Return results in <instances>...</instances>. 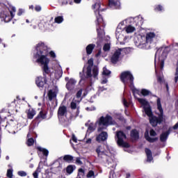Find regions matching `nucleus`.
<instances>
[{
	"label": "nucleus",
	"mask_w": 178,
	"mask_h": 178,
	"mask_svg": "<svg viewBox=\"0 0 178 178\" xmlns=\"http://www.w3.org/2000/svg\"><path fill=\"white\" fill-rule=\"evenodd\" d=\"M35 51L33 58L36 59V63L42 65V69L44 70V73L49 74L51 70L49 66L50 60L48 58V55H49V57L52 58V59H55V58H56L55 51H51V47H48V44H46L44 42H39L35 45Z\"/></svg>",
	"instance_id": "f257e3e1"
},
{
	"label": "nucleus",
	"mask_w": 178,
	"mask_h": 178,
	"mask_svg": "<svg viewBox=\"0 0 178 178\" xmlns=\"http://www.w3.org/2000/svg\"><path fill=\"white\" fill-rule=\"evenodd\" d=\"M120 80L124 86H127L129 84V88H131L133 94L136 92V94H138L139 90L138 89L134 88V76L130 72V71H124L121 73L120 74Z\"/></svg>",
	"instance_id": "f03ea898"
},
{
	"label": "nucleus",
	"mask_w": 178,
	"mask_h": 178,
	"mask_svg": "<svg viewBox=\"0 0 178 178\" xmlns=\"http://www.w3.org/2000/svg\"><path fill=\"white\" fill-rule=\"evenodd\" d=\"M157 109L160 114L159 117L152 115L149 117V123L152 127H156L158 124H161L163 122V108H162V104H161V98H158L156 100Z\"/></svg>",
	"instance_id": "7ed1b4c3"
},
{
	"label": "nucleus",
	"mask_w": 178,
	"mask_h": 178,
	"mask_svg": "<svg viewBox=\"0 0 178 178\" xmlns=\"http://www.w3.org/2000/svg\"><path fill=\"white\" fill-rule=\"evenodd\" d=\"M88 65L86 67V72H85L86 70V66L83 67V70L81 72H79V77L81 78L80 81H86V80L88 79H91L92 77V67L94 66V59L91 58L88 60Z\"/></svg>",
	"instance_id": "20e7f679"
},
{
	"label": "nucleus",
	"mask_w": 178,
	"mask_h": 178,
	"mask_svg": "<svg viewBox=\"0 0 178 178\" xmlns=\"http://www.w3.org/2000/svg\"><path fill=\"white\" fill-rule=\"evenodd\" d=\"M15 13H16V8L13 6H10L8 11L4 10L1 12L0 17L3 19L5 23H9L15 17Z\"/></svg>",
	"instance_id": "39448f33"
},
{
	"label": "nucleus",
	"mask_w": 178,
	"mask_h": 178,
	"mask_svg": "<svg viewBox=\"0 0 178 178\" xmlns=\"http://www.w3.org/2000/svg\"><path fill=\"white\" fill-rule=\"evenodd\" d=\"M115 138H117V144L119 147L130 148V144L127 142H124V140H127V136L125 135L123 131H117Z\"/></svg>",
	"instance_id": "423d86ee"
},
{
	"label": "nucleus",
	"mask_w": 178,
	"mask_h": 178,
	"mask_svg": "<svg viewBox=\"0 0 178 178\" xmlns=\"http://www.w3.org/2000/svg\"><path fill=\"white\" fill-rule=\"evenodd\" d=\"M92 9H96L95 13L97 17V24L99 26V24H104V18L101 15V12H104V10H106V8H101V2L95 3L92 6Z\"/></svg>",
	"instance_id": "0eeeda50"
},
{
	"label": "nucleus",
	"mask_w": 178,
	"mask_h": 178,
	"mask_svg": "<svg viewBox=\"0 0 178 178\" xmlns=\"http://www.w3.org/2000/svg\"><path fill=\"white\" fill-rule=\"evenodd\" d=\"M42 73H43V76H39L35 79V85L40 90L44 89V87H45V86H47V84L48 83V79H47V74H49L45 73L44 70H42Z\"/></svg>",
	"instance_id": "6e6552de"
},
{
	"label": "nucleus",
	"mask_w": 178,
	"mask_h": 178,
	"mask_svg": "<svg viewBox=\"0 0 178 178\" xmlns=\"http://www.w3.org/2000/svg\"><path fill=\"white\" fill-rule=\"evenodd\" d=\"M112 124H115V120L112 116L108 114L106 117L102 116L99 120V126H111Z\"/></svg>",
	"instance_id": "1a4fd4ad"
},
{
	"label": "nucleus",
	"mask_w": 178,
	"mask_h": 178,
	"mask_svg": "<svg viewBox=\"0 0 178 178\" xmlns=\"http://www.w3.org/2000/svg\"><path fill=\"white\" fill-rule=\"evenodd\" d=\"M79 104L80 101L74 98L70 105V109H72V111L76 109L75 113L76 116H79V115H80V106H78Z\"/></svg>",
	"instance_id": "9d476101"
},
{
	"label": "nucleus",
	"mask_w": 178,
	"mask_h": 178,
	"mask_svg": "<svg viewBox=\"0 0 178 178\" xmlns=\"http://www.w3.org/2000/svg\"><path fill=\"white\" fill-rule=\"evenodd\" d=\"M120 55H122V49H118L115 51L114 54L112 55L111 58V62L114 65H116L118 62H119V58H120Z\"/></svg>",
	"instance_id": "9b49d317"
},
{
	"label": "nucleus",
	"mask_w": 178,
	"mask_h": 178,
	"mask_svg": "<svg viewBox=\"0 0 178 178\" xmlns=\"http://www.w3.org/2000/svg\"><path fill=\"white\" fill-rule=\"evenodd\" d=\"M47 115H48V113L46 111L41 110L38 115L35 117V121L38 122V123L42 122V120L47 119Z\"/></svg>",
	"instance_id": "f8f14e48"
},
{
	"label": "nucleus",
	"mask_w": 178,
	"mask_h": 178,
	"mask_svg": "<svg viewBox=\"0 0 178 178\" xmlns=\"http://www.w3.org/2000/svg\"><path fill=\"white\" fill-rule=\"evenodd\" d=\"M95 151L97 154V158H99V159H104L105 156H108L105 150H102V145L97 146Z\"/></svg>",
	"instance_id": "ddd939ff"
},
{
	"label": "nucleus",
	"mask_w": 178,
	"mask_h": 178,
	"mask_svg": "<svg viewBox=\"0 0 178 178\" xmlns=\"http://www.w3.org/2000/svg\"><path fill=\"white\" fill-rule=\"evenodd\" d=\"M108 140V132L102 131L97 137L96 141L97 143H104Z\"/></svg>",
	"instance_id": "4468645a"
},
{
	"label": "nucleus",
	"mask_w": 178,
	"mask_h": 178,
	"mask_svg": "<svg viewBox=\"0 0 178 178\" xmlns=\"http://www.w3.org/2000/svg\"><path fill=\"white\" fill-rule=\"evenodd\" d=\"M76 83H77V81L74 80V79L71 78L66 83L67 90H68V91H72L74 90V87L76 86Z\"/></svg>",
	"instance_id": "2eb2a0df"
},
{
	"label": "nucleus",
	"mask_w": 178,
	"mask_h": 178,
	"mask_svg": "<svg viewBox=\"0 0 178 178\" xmlns=\"http://www.w3.org/2000/svg\"><path fill=\"white\" fill-rule=\"evenodd\" d=\"M108 5L113 9H120V1L119 0H108Z\"/></svg>",
	"instance_id": "dca6fc26"
},
{
	"label": "nucleus",
	"mask_w": 178,
	"mask_h": 178,
	"mask_svg": "<svg viewBox=\"0 0 178 178\" xmlns=\"http://www.w3.org/2000/svg\"><path fill=\"white\" fill-rule=\"evenodd\" d=\"M58 116H65V115H67V107L66 106H60L58 108V113H57Z\"/></svg>",
	"instance_id": "f3484780"
},
{
	"label": "nucleus",
	"mask_w": 178,
	"mask_h": 178,
	"mask_svg": "<svg viewBox=\"0 0 178 178\" xmlns=\"http://www.w3.org/2000/svg\"><path fill=\"white\" fill-rule=\"evenodd\" d=\"M155 33L154 32H149L146 34V44H151L154 39L155 38Z\"/></svg>",
	"instance_id": "a211bd4d"
},
{
	"label": "nucleus",
	"mask_w": 178,
	"mask_h": 178,
	"mask_svg": "<svg viewBox=\"0 0 178 178\" xmlns=\"http://www.w3.org/2000/svg\"><path fill=\"white\" fill-rule=\"evenodd\" d=\"M130 136H131V138H132V140L137 141V140L140 138V133L136 129H132L131 131Z\"/></svg>",
	"instance_id": "6ab92c4d"
},
{
	"label": "nucleus",
	"mask_w": 178,
	"mask_h": 178,
	"mask_svg": "<svg viewBox=\"0 0 178 178\" xmlns=\"http://www.w3.org/2000/svg\"><path fill=\"white\" fill-rule=\"evenodd\" d=\"M169 134H170V129H168L167 131L165 132H163L161 135H160V141L161 143H165V141H166V140H168V138L169 137Z\"/></svg>",
	"instance_id": "aec40b11"
},
{
	"label": "nucleus",
	"mask_w": 178,
	"mask_h": 178,
	"mask_svg": "<svg viewBox=\"0 0 178 178\" xmlns=\"http://www.w3.org/2000/svg\"><path fill=\"white\" fill-rule=\"evenodd\" d=\"M145 152L146 156H147V162L152 161L154 160V157H152V152L151 151V149H149L148 148H145Z\"/></svg>",
	"instance_id": "412c9836"
},
{
	"label": "nucleus",
	"mask_w": 178,
	"mask_h": 178,
	"mask_svg": "<svg viewBox=\"0 0 178 178\" xmlns=\"http://www.w3.org/2000/svg\"><path fill=\"white\" fill-rule=\"evenodd\" d=\"M94 48H95V44H88L86 48L87 55H91L92 54V51H94Z\"/></svg>",
	"instance_id": "4be33fe9"
},
{
	"label": "nucleus",
	"mask_w": 178,
	"mask_h": 178,
	"mask_svg": "<svg viewBox=\"0 0 178 178\" xmlns=\"http://www.w3.org/2000/svg\"><path fill=\"white\" fill-rule=\"evenodd\" d=\"M145 138L147 141H148V143H155L159 140L158 137L151 138L148 134V132L145 134Z\"/></svg>",
	"instance_id": "5701e85b"
},
{
	"label": "nucleus",
	"mask_w": 178,
	"mask_h": 178,
	"mask_svg": "<svg viewBox=\"0 0 178 178\" xmlns=\"http://www.w3.org/2000/svg\"><path fill=\"white\" fill-rule=\"evenodd\" d=\"M63 161H65L67 163H73V156L70 154H66L63 158Z\"/></svg>",
	"instance_id": "b1692460"
},
{
	"label": "nucleus",
	"mask_w": 178,
	"mask_h": 178,
	"mask_svg": "<svg viewBox=\"0 0 178 178\" xmlns=\"http://www.w3.org/2000/svg\"><path fill=\"white\" fill-rule=\"evenodd\" d=\"M143 109L145 111V113L148 116L149 118H151V116H153L154 114L152 113V109L151 108V106H143Z\"/></svg>",
	"instance_id": "393cba45"
},
{
	"label": "nucleus",
	"mask_w": 178,
	"mask_h": 178,
	"mask_svg": "<svg viewBox=\"0 0 178 178\" xmlns=\"http://www.w3.org/2000/svg\"><path fill=\"white\" fill-rule=\"evenodd\" d=\"M74 169H76V166L73 165H69L67 166L65 170H66V173H67V175H72V173H73V172H74Z\"/></svg>",
	"instance_id": "a878e982"
},
{
	"label": "nucleus",
	"mask_w": 178,
	"mask_h": 178,
	"mask_svg": "<svg viewBox=\"0 0 178 178\" xmlns=\"http://www.w3.org/2000/svg\"><path fill=\"white\" fill-rule=\"evenodd\" d=\"M35 116V110L34 109H29L27 112V118L29 119H33Z\"/></svg>",
	"instance_id": "bb28decb"
},
{
	"label": "nucleus",
	"mask_w": 178,
	"mask_h": 178,
	"mask_svg": "<svg viewBox=\"0 0 178 178\" xmlns=\"http://www.w3.org/2000/svg\"><path fill=\"white\" fill-rule=\"evenodd\" d=\"M37 149L40 151V152H42L44 156H48L49 155V151L45 148H42L41 147H38Z\"/></svg>",
	"instance_id": "cd10ccee"
},
{
	"label": "nucleus",
	"mask_w": 178,
	"mask_h": 178,
	"mask_svg": "<svg viewBox=\"0 0 178 178\" xmlns=\"http://www.w3.org/2000/svg\"><path fill=\"white\" fill-rule=\"evenodd\" d=\"M48 98L49 101H52L54 98H56V93L52 91V90H50L48 92Z\"/></svg>",
	"instance_id": "c85d7f7f"
},
{
	"label": "nucleus",
	"mask_w": 178,
	"mask_h": 178,
	"mask_svg": "<svg viewBox=\"0 0 178 178\" xmlns=\"http://www.w3.org/2000/svg\"><path fill=\"white\" fill-rule=\"evenodd\" d=\"M124 30L127 33H134V31H136V28L134 26H131V25H129L125 27Z\"/></svg>",
	"instance_id": "c756f323"
},
{
	"label": "nucleus",
	"mask_w": 178,
	"mask_h": 178,
	"mask_svg": "<svg viewBox=\"0 0 178 178\" xmlns=\"http://www.w3.org/2000/svg\"><path fill=\"white\" fill-rule=\"evenodd\" d=\"M92 77H93V79H97L98 77V73H99V70L98 67H95L92 70Z\"/></svg>",
	"instance_id": "7c9ffc66"
},
{
	"label": "nucleus",
	"mask_w": 178,
	"mask_h": 178,
	"mask_svg": "<svg viewBox=\"0 0 178 178\" xmlns=\"http://www.w3.org/2000/svg\"><path fill=\"white\" fill-rule=\"evenodd\" d=\"M111 73H112V72H111V70H108V68H106V67H103V72H102L103 76H111Z\"/></svg>",
	"instance_id": "2f4dec72"
},
{
	"label": "nucleus",
	"mask_w": 178,
	"mask_h": 178,
	"mask_svg": "<svg viewBox=\"0 0 178 178\" xmlns=\"http://www.w3.org/2000/svg\"><path fill=\"white\" fill-rule=\"evenodd\" d=\"M63 22V16H58L54 19V23H57V24H60Z\"/></svg>",
	"instance_id": "473e14b6"
},
{
	"label": "nucleus",
	"mask_w": 178,
	"mask_h": 178,
	"mask_svg": "<svg viewBox=\"0 0 178 178\" xmlns=\"http://www.w3.org/2000/svg\"><path fill=\"white\" fill-rule=\"evenodd\" d=\"M86 177L88 178H95V172H94V170H90L88 171V174L86 175Z\"/></svg>",
	"instance_id": "72a5a7b5"
},
{
	"label": "nucleus",
	"mask_w": 178,
	"mask_h": 178,
	"mask_svg": "<svg viewBox=\"0 0 178 178\" xmlns=\"http://www.w3.org/2000/svg\"><path fill=\"white\" fill-rule=\"evenodd\" d=\"M140 94L143 95V97H147V95H149L151 94V92L147 89H142L140 91Z\"/></svg>",
	"instance_id": "f704fd0d"
},
{
	"label": "nucleus",
	"mask_w": 178,
	"mask_h": 178,
	"mask_svg": "<svg viewBox=\"0 0 178 178\" xmlns=\"http://www.w3.org/2000/svg\"><path fill=\"white\" fill-rule=\"evenodd\" d=\"M178 81V60L177 62V67L175 70V83H177Z\"/></svg>",
	"instance_id": "c9c22d12"
},
{
	"label": "nucleus",
	"mask_w": 178,
	"mask_h": 178,
	"mask_svg": "<svg viewBox=\"0 0 178 178\" xmlns=\"http://www.w3.org/2000/svg\"><path fill=\"white\" fill-rule=\"evenodd\" d=\"M26 145H28V147H32V145H34V138H29L27 140Z\"/></svg>",
	"instance_id": "e433bc0d"
},
{
	"label": "nucleus",
	"mask_w": 178,
	"mask_h": 178,
	"mask_svg": "<svg viewBox=\"0 0 178 178\" xmlns=\"http://www.w3.org/2000/svg\"><path fill=\"white\" fill-rule=\"evenodd\" d=\"M138 101L141 105H143V106H146V105H148V102L146 101L145 99L139 98Z\"/></svg>",
	"instance_id": "4c0bfd02"
},
{
	"label": "nucleus",
	"mask_w": 178,
	"mask_h": 178,
	"mask_svg": "<svg viewBox=\"0 0 178 178\" xmlns=\"http://www.w3.org/2000/svg\"><path fill=\"white\" fill-rule=\"evenodd\" d=\"M163 10V6L161 5H156L154 6V11L155 12H162Z\"/></svg>",
	"instance_id": "58836bf2"
},
{
	"label": "nucleus",
	"mask_w": 178,
	"mask_h": 178,
	"mask_svg": "<svg viewBox=\"0 0 178 178\" xmlns=\"http://www.w3.org/2000/svg\"><path fill=\"white\" fill-rule=\"evenodd\" d=\"M111 50V44L109 43H106L103 47V51L104 52H108V51Z\"/></svg>",
	"instance_id": "ea45409f"
},
{
	"label": "nucleus",
	"mask_w": 178,
	"mask_h": 178,
	"mask_svg": "<svg viewBox=\"0 0 178 178\" xmlns=\"http://www.w3.org/2000/svg\"><path fill=\"white\" fill-rule=\"evenodd\" d=\"M7 177L8 178H13V170L12 169H8L7 170V174H6Z\"/></svg>",
	"instance_id": "a19ab883"
},
{
	"label": "nucleus",
	"mask_w": 178,
	"mask_h": 178,
	"mask_svg": "<svg viewBox=\"0 0 178 178\" xmlns=\"http://www.w3.org/2000/svg\"><path fill=\"white\" fill-rule=\"evenodd\" d=\"M8 126H11V127H15L16 126V123L13 121V120H10L7 122V124L6 125V127H8Z\"/></svg>",
	"instance_id": "79ce46f5"
},
{
	"label": "nucleus",
	"mask_w": 178,
	"mask_h": 178,
	"mask_svg": "<svg viewBox=\"0 0 178 178\" xmlns=\"http://www.w3.org/2000/svg\"><path fill=\"white\" fill-rule=\"evenodd\" d=\"M135 23L136 26L140 27V26H143V23H144V22L143 21V19H138L135 20Z\"/></svg>",
	"instance_id": "37998d69"
},
{
	"label": "nucleus",
	"mask_w": 178,
	"mask_h": 178,
	"mask_svg": "<svg viewBox=\"0 0 178 178\" xmlns=\"http://www.w3.org/2000/svg\"><path fill=\"white\" fill-rule=\"evenodd\" d=\"M41 171L40 170V166L37 168L35 171L33 173V176L34 178H38V173H40Z\"/></svg>",
	"instance_id": "c03bdc74"
},
{
	"label": "nucleus",
	"mask_w": 178,
	"mask_h": 178,
	"mask_svg": "<svg viewBox=\"0 0 178 178\" xmlns=\"http://www.w3.org/2000/svg\"><path fill=\"white\" fill-rule=\"evenodd\" d=\"M17 175L21 177H26V176H27V172H26L25 171L21 170V171H18Z\"/></svg>",
	"instance_id": "a18cd8bd"
},
{
	"label": "nucleus",
	"mask_w": 178,
	"mask_h": 178,
	"mask_svg": "<svg viewBox=\"0 0 178 178\" xmlns=\"http://www.w3.org/2000/svg\"><path fill=\"white\" fill-rule=\"evenodd\" d=\"M62 74H63V72H62V71H57L55 73V76L58 79H60V77H62Z\"/></svg>",
	"instance_id": "49530a36"
},
{
	"label": "nucleus",
	"mask_w": 178,
	"mask_h": 178,
	"mask_svg": "<svg viewBox=\"0 0 178 178\" xmlns=\"http://www.w3.org/2000/svg\"><path fill=\"white\" fill-rule=\"evenodd\" d=\"M149 134H150V136L151 137H156V132L155 131V130H154V129H150V131H149Z\"/></svg>",
	"instance_id": "de8ad7c7"
},
{
	"label": "nucleus",
	"mask_w": 178,
	"mask_h": 178,
	"mask_svg": "<svg viewBox=\"0 0 178 178\" xmlns=\"http://www.w3.org/2000/svg\"><path fill=\"white\" fill-rule=\"evenodd\" d=\"M88 129L90 131H94V130H95V129L94 128V124L93 123H90L88 127Z\"/></svg>",
	"instance_id": "09e8293b"
},
{
	"label": "nucleus",
	"mask_w": 178,
	"mask_h": 178,
	"mask_svg": "<svg viewBox=\"0 0 178 178\" xmlns=\"http://www.w3.org/2000/svg\"><path fill=\"white\" fill-rule=\"evenodd\" d=\"M81 94H83V89H80L76 95V98H81Z\"/></svg>",
	"instance_id": "8fccbe9b"
},
{
	"label": "nucleus",
	"mask_w": 178,
	"mask_h": 178,
	"mask_svg": "<svg viewBox=\"0 0 178 178\" xmlns=\"http://www.w3.org/2000/svg\"><path fill=\"white\" fill-rule=\"evenodd\" d=\"M76 163L77 165H83V161L80 159V157H76Z\"/></svg>",
	"instance_id": "3c124183"
},
{
	"label": "nucleus",
	"mask_w": 178,
	"mask_h": 178,
	"mask_svg": "<svg viewBox=\"0 0 178 178\" xmlns=\"http://www.w3.org/2000/svg\"><path fill=\"white\" fill-rule=\"evenodd\" d=\"M165 66V61L163 60H162L160 63V65L159 67L161 69V70H163V67Z\"/></svg>",
	"instance_id": "603ef678"
},
{
	"label": "nucleus",
	"mask_w": 178,
	"mask_h": 178,
	"mask_svg": "<svg viewBox=\"0 0 178 178\" xmlns=\"http://www.w3.org/2000/svg\"><path fill=\"white\" fill-rule=\"evenodd\" d=\"M24 12V10L19 8L18 10L17 16H22Z\"/></svg>",
	"instance_id": "864d4df0"
},
{
	"label": "nucleus",
	"mask_w": 178,
	"mask_h": 178,
	"mask_svg": "<svg viewBox=\"0 0 178 178\" xmlns=\"http://www.w3.org/2000/svg\"><path fill=\"white\" fill-rule=\"evenodd\" d=\"M41 6H38V5H37V6H35V12H41Z\"/></svg>",
	"instance_id": "5fc2aeb1"
},
{
	"label": "nucleus",
	"mask_w": 178,
	"mask_h": 178,
	"mask_svg": "<svg viewBox=\"0 0 178 178\" xmlns=\"http://www.w3.org/2000/svg\"><path fill=\"white\" fill-rule=\"evenodd\" d=\"M62 5H67L69 3V1L67 0H61Z\"/></svg>",
	"instance_id": "6e6d98bb"
},
{
	"label": "nucleus",
	"mask_w": 178,
	"mask_h": 178,
	"mask_svg": "<svg viewBox=\"0 0 178 178\" xmlns=\"http://www.w3.org/2000/svg\"><path fill=\"white\" fill-rule=\"evenodd\" d=\"M174 130H177L178 129V122L172 127Z\"/></svg>",
	"instance_id": "4d7b16f0"
},
{
	"label": "nucleus",
	"mask_w": 178,
	"mask_h": 178,
	"mask_svg": "<svg viewBox=\"0 0 178 178\" xmlns=\"http://www.w3.org/2000/svg\"><path fill=\"white\" fill-rule=\"evenodd\" d=\"M72 141H74V143H77V138H76V136L72 135Z\"/></svg>",
	"instance_id": "13d9d810"
},
{
	"label": "nucleus",
	"mask_w": 178,
	"mask_h": 178,
	"mask_svg": "<svg viewBox=\"0 0 178 178\" xmlns=\"http://www.w3.org/2000/svg\"><path fill=\"white\" fill-rule=\"evenodd\" d=\"M78 172H79V173H82L83 175H84V172H85V171L83 168H79L78 170Z\"/></svg>",
	"instance_id": "bf43d9fd"
},
{
	"label": "nucleus",
	"mask_w": 178,
	"mask_h": 178,
	"mask_svg": "<svg viewBox=\"0 0 178 178\" xmlns=\"http://www.w3.org/2000/svg\"><path fill=\"white\" fill-rule=\"evenodd\" d=\"M92 140L91 138H88L86 141V144H91Z\"/></svg>",
	"instance_id": "052dcab7"
},
{
	"label": "nucleus",
	"mask_w": 178,
	"mask_h": 178,
	"mask_svg": "<svg viewBox=\"0 0 178 178\" xmlns=\"http://www.w3.org/2000/svg\"><path fill=\"white\" fill-rule=\"evenodd\" d=\"M157 81H158L159 83H162V77L159 76V77L157 78Z\"/></svg>",
	"instance_id": "680f3d73"
},
{
	"label": "nucleus",
	"mask_w": 178,
	"mask_h": 178,
	"mask_svg": "<svg viewBox=\"0 0 178 178\" xmlns=\"http://www.w3.org/2000/svg\"><path fill=\"white\" fill-rule=\"evenodd\" d=\"M108 83V79H104L102 81V84H106Z\"/></svg>",
	"instance_id": "e2e57ef3"
},
{
	"label": "nucleus",
	"mask_w": 178,
	"mask_h": 178,
	"mask_svg": "<svg viewBox=\"0 0 178 178\" xmlns=\"http://www.w3.org/2000/svg\"><path fill=\"white\" fill-rule=\"evenodd\" d=\"M74 3H80L81 0H74Z\"/></svg>",
	"instance_id": "0e129e2a"
},
{
	"label": "nucleus",
	"mask_w": 178,
	"mask_h": 178,
	"mask_svg": "<svg viewBox=\"0 0 178 178\" xmlns=\"http://www.w3.org/2000/svg\"><path fill=\"white\" fill-rule=\"evenodd\" d=\"M29 9H31V10H34V6L33 5L29 6Z\"/></svg>",
	"instance_id": "69168bd1"
},
{
	"label": "nucleus",
	"mask_w": 178,
	"mask_h": 178,
	"mask_svg": "<svg viewBox=\"0 0 178 178\" xmlns=\"http://www.w3.org/2000/svg\"><path fill=\"white\" fill-rule=\"evenodd\" d=\"M124 106H127V101L125 99H124Z\"/></svg>",
	"instance_id": "338daca9"
},
{
	"label": "nucleus",
	"mask_w": 178,
	"mask_h": 178,
	"mask_svg": "<svg viewBox=\"0 0 178 178\" xmlns=\"http://www.w3.org/2000/svg\"><path fill=\"white\" fill-rule=\"evenodd\" d=\"M130 177H131L130 173H127L126 178H130Z\"/></svg>",
	"instance_id": "774afa93"
}]
</instances>
